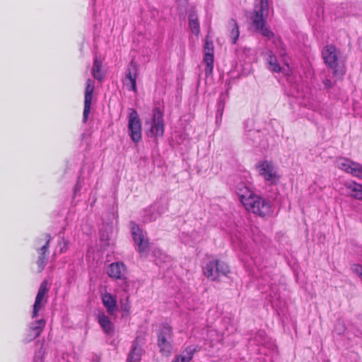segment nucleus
<instances>
[{"instance_id":"21","label":"nucleus","mask_w":362,"mask_h":362,"mask_svg":"<svg viewBox=\"0 0 362 362\" xmlns=\"http://www.w3.org/2000/svg\"><path fill=\"white\" fill-rule=\"evenodd\" d=\"M197 350L198 346H188L180 355L177 356L172 362H189Z\"/></svg>"},{"instance_id":"5","label":"nucleus","mask_w":362,"mask_h":362,"mask_svg":"<svg viewBox=\"0 0 362 362\" xmlns=\"http://www.w3.org/2000/svg\"><path fill=\"white\" fill-rule=\"evenodd\" d=\"M128 133L132 140L138 143L141 139V122L138 112L132 108L129 109Z\"/></svg>"},{"instance_id":"29","label":"nucleus","mask_w":362,"mask_h":362,"mask_svg":"<svg viewBox=\"0 0 362 362\" xmlns=\"http://www.w3.org/2000/svg\"><path fill=\"white\" fill-rule=\"evenodd\" d=\"M226 99V95L223 93H221L220 95L219 100L217 104V115H220L221 116L223 115Z\"/></svg>"},{"instance_id":"18","label":"nucleus","mask_w":362,"mask_h":362,"mask_svg":"<svg viewBox=\"0 0 362 362\" xmlns=\"http://www.w3.org/2000/svg\"><path fill=\"white\" fill-rule=\"evenodd\" d=\"M136 71L137 66L136 64L132 60L130 62V64L127 69L126 76H125V83L127 86L129 88V90H132L133 91H136Z\"/></svg>"},{"instance_id":"12","label":"nucleus","mask_w":362,"mask_h":362,"mask_svg":"<svg viewBox=\"0 0 362 362\" xmlns=\"http://www.w3.org/2000/svg\"><path fill=\"white\" fill-rule=\"evenodd\" d=\"M257 168H259V174L265 180L270 182L271 183H275L279 180V175H277L272 162L264 160L260 163Z\"/></svg>"},{"instance_id":"23","label":"nucleus","mask_w":362,"mask_h":362,"mask_svg":"<svg viewBox=\"0 0 362 362\" xmlns=\"http://www.w3.org/2000/svg\"><path fill=\"white\" fill-rule=\"evenodd\" d=\"M267 62L268 64V69L275 73H279L281 71V67L277 62V59L275 55L273 54L272 51H268Z\"/></svg>"},{"instance_id":"7","label":"nucleus","mask_w":362,"mask_h":362,"mask_svg":"<svg viewBox=\"0 0 362 362\" xmlns=\"http://www.w3.org/2000/svg\"><path fill=\"white\" fill-rule=\"evenodd\" d=\"M173 330L168 325H163L158 333V346L160 352L165 354L170 353L172 349Z\"/></svg>"},{"instance_id":"19","label":"nucleus","mask_w":362,"mask_h":362,"mask_svg":"<svg viewBox=\"0 0 362 362\" xmlns=\"http://www.w3.org/2000/svg\"><path fill=\"white\" fill-rule=\"evenodd\" d=\"M102 302L109 315H113L117 310L116 297L110 293L105 292L102 294Z\"/></svg>"},{"instance_id":"34","label":"nucleus","mask_w":362,"mask_h":362,"mask_svg":"<svg viewBox=\"0 0 362 362\" xmlns=\"http://www.w3.org/2000/svg\"><path fill=\"white\" fill-rule=\"evenodd\" d=\"M335 330L338 332V334H342L344 332V326L341 325V326L340 327V328L337 329V327L335 328Z\"/></svg>"},{"instance_id":"25","label":"nucleus","mask_w":362,"mask_h":362,"mask_svg":"<svg viewBox=\"0 0 362 362\" xmlns=\"http://www.w3.org/2000/svg\"><path fill=\"white\" fill-rule=\"evenodd\" d=\"M91 72L95 79L98 81L103 80L104 74L102 72V62L97 57L94 59Z\"/></svg>"},{"instance_id":"2","label":"nucleus","mask_w":362,"mask_h":362,"mask_svg":"<svg viewBox=\"0 0 362 362\" xmlns=\"http://www.w3.org/2000/svg\"><path fill=\"white\" fill-rule=\"evenodd\" d=\"M240 200L245 209L261 217L269 216L271 212L270 203L265 199L254 194L247 187L239 189L238 192Z\"/></svg>"},{"instance_id":"24","label":"nucleus","mask_w":362,"mask_h":362,"mask_svg":"<svg viewBox=\"0 0 362 362\" xmlns=\"http://www.w3.org/2000/svg\"><path fill=\"white\" fill-rule=\"evenodd\" d=\"M346 188L351 197L362 199V185L356 182H352L346 185Z\"/></svg>"},{"instance_id":"8","label":"nucleus","mask_w":362,"mask_h":362,"mask_svg":"<svg viewBox=\"0 0 362 362\" xmlns=\"http://www.w3.org/2000/svg\"><path fill=\"white\" fill-rule=\"evenodd\" d=\"M51 240L49 234H45L43 238L37 240L36 250L39 253L38 259L36 262L38 267V272H41L47 264V254L48 253V248Z\"/></svg>"},{"instance_id":"36","label":"nucleus","mask_w":362,"mask_h":362,"mask_svg":"<svg viewBox=\"0 0 362 362\" xmlns=\"http://www.w3.org/2000/svg\"><path fill=\"white\" fill-rule=\"evenodd\" d=\"M78 187V185H76V187L75 192L76 191Z\"/></svg>"},{"instance_id":"15","label":"nucleus","mask_w":362,"mask_h":362,"mask_svg":"<svg viewBox=\"0 0 362 362\" xmlns=\"http://www.w3.org/2000/svg\"><path fill=\"white\" fill-rule=\"evenodd\" d=\"M47 281H43L39 288L37 296L35 298V303L33 305V310L32 313V317L35 318L37 316L39 310L42 306L45 305L47 302L45 297L48 292Z\"/></svg>"},{"instance_id":"6","label":"nucleus","mask_w":362,"mask_h":362,"mask_svg":"<svg viewBox=\"0 0 362 362\" xmlns=\"http://www.w3.org/2000/svg\"><path fill=\"white\" fill-rule=\"evenodd\" d=\"M322 54L325 64L334 69L333 75L337 78H341L345 71L343 69H335L337 66L338 59L336 47L332 45H327L323 49Z\"/></svg>"},{"instance_id":"20","label":"nucleus","mask_w":362,"mask_h":362,"mask_svg":"<svg viewBox=\"0 0 362 362\" xmlns=\"http://www.w3.org/2000/svg\"><path fill=\"white\" fill-rule=\"evenodd\" d=\"M98 322L104 332L107 334H112L114 332L113 324L105 313L100 312L97 316Z\"/></svg>"},{"instance_id":"28","label":"nucleus","mask_w":362,"mask_h":362,"mask_svg":"<svg viewBox=\"0 0 362 362\" xmlns=\"http://www.w3.org/2000/svg\"><path fill=\"white\" fill-rule=\"evenodd\" d=\"M157 214L155 213V208L151 207L144 211L143 221L145 223L151 222L157 218Z\"/></svg>"},{"instance_id":"17","label":"nucleus","mask_w":362,"mask_h":362,"mask_svg":"<svg viewBox=\"0 0 362 362\" xmlns=\"http://www.w3.org/2000/svg\"><path fill=\"white\" fill-rule=\"evenodd\" d=\"M144 344V339L141 337H137L133 341L132 351L129 354L127 362H139L142 355V344Z\"/></svg>"},{"instance_id":"4","label":"nucleus","mask_w":362,"mask_h":362,"mask_svg":"<svg viewBox=\"0 0 362 362\" xmlns=\"http://www.w3.org/2000/svg\"><path fill=\"white\" fill-rule=\"evenodd\" d=\"M146 125L149 127L146 132L148 137H161L164 134V120L163 114L159 107H155L153 110V119L146 122Z\"/></svg>"},{"instance_id":"9","label":"nucleus","mask_w":362,"mask_h":362,"mask_svg":"<svg viewBox=\"0 0 362 362\" xmlns=\"http://www.w3.org/2000/svg\"><path fill=\"white\" fill-rule=\"evenodd\" d=\"M336 164L339 169L362 180V164L346 158H339Z\"/></svg>"},{"instance_id":"3","label":"nucleus","mask_w":362,"mask_h":362,"mask_svg":"<svg viewBox=\"0 0 362 362\" xmlns=\"http://www.w3.org/2000/svg\"><path fill=\"white\" fill-rule=\"evenodd\" d=\"M203 272L211 281H219L223 277L227 276L230 269L225 262L213 259L203 267Z\"/></svg>"},{"instance_id":"16","label":"nucleus","mask_w":362,"mask_h":362,"mask_svg":"<svg viewBox=\"0 0 362 362\" xmlns=\"http://www.w3.org/2000/svg\"><path fill=\"white\" fill-rule=\"evenodd\" d=\"M45 324L46 322L43 319L31 322L28 330L27 337L25 339L26 342H30L38 337L42 332Z\"/></svg>"},{"instance_id":"31","label":"nucleus","mask_w":362,"mask_h":362,"mask_svg":"<svg viewBox=\"0 0 362 362\" xmlns=\"http://www.w3.org/2000/svg\"><path fill=\"white\" fill-rule=\"evenodd\" d=\"M323 83H324L325 86L327 88H331L332 86V83L330 79H325L323 81Z\"/></svg>"},{"instance_id":"14","label":"nucleus","mask_w":362,"mask_h":362,"mask_svg":"<svg viewBox=\"0 0 362 362\" xmlns=\"http://www.w3.org/2000/svg\"><path fill=\"white\" fill-rule=\"evenodd\" d=\"M214 47L212 40L209 35L206 37L204 44V62L206 63V67L205 69L206 74H210L214 69Z\"/></svg>"},{"instance_id":"13","label":"nucleus","mask_w":362,"mask_h":362,"mask_svg":"<svg viewBox=\"0 0 362 362\" xmlns=\"http://www.w3.org/2000/svg\"><path fill=\"white\" fill-rule=\"evenodd\" d=\"M95 86L93 81L88 78L86 81V86L84 94V109L83 112V122L85 123L88 120V115L90 112V107L93 100V91Z\"/></svg>"},{"instance_id":"10","label":"nucleus","mask_w":362,"mask_h":362,"mask_svg":"<svg viewBox=\"0 0 362 362\" xmlns=\"http://www.w3.org/2000/svg\"><path fill=\"white\" fill-rule=\"evenodd\" d=\"M132 234L135 244L138 246L140 253L146 250L148 247V240L146 238L144 232L134 222L131 223Z\"/></svg>"},{"instance_id":"11","label":"nucleus","mask_w":362,"mask_h":362,"mask_svg":"<svg viewBox=\"0 0 362 362\" xmlns=\"http://www.w3.org/2000/svg\"><path fill=\"white\" fill-rule=\"evenodd\" d=\"M107 274L111 278L124 281L122 284L124 289L128 286L126 281V267L122 262H117L110 264L107 269Z\"/></svg>"},{"instance_id":"27","label":"nucleus","mask_w":362,"mask_h":362,"mask_svg":"<svg viewBox=\"0 0 362 362\" xmlns=\"http://www.w3.org/2000/svg\"><path fill=\"white\" fill-rule=\"evenodd\" d=\"M189 25L192 32L195 35L199 34V23L195 14H190L189 17Z\"/></svg>"},{"instance_id":"33","label":"nucleus","mask_w":362,"mask_h":362,"mask_svg":"<svg viewBox=\"0 0 362 362\" xmlns=\"http://www.w3.org/2000/svg\"><path fill=\"white\" fill-rule=\"evenodd\" d=\"M34 362H43V359L40 356H35L34 358Z\"/></svg>"},{"instance_id":"30","label":"nucleus","mask_w":362,"mask_h":362,"mask_svg":"<svg viewBox=\"0 0 362 362\" xmlns=\"http://www.w3.org/2000/svg\"><path fill=\"white\" fill-rule=\"evenodd\" d=\"M351 270L354 273L357 274L362 281V265L354 264L351 266Z\"/></svg>"},{"instance_id":"22","label":"nucleus","mask_w":362,"mask_h":362,"mask_svg":"<svg viewBox=\"0 0 362 362\" xmlns=\"http://www.w3.org/2000/svg\"><path fill=\"white\" fill-rule=\"evenodd\" d=\"M207 339L211 341V346L221 343L224 339V333L216 329H210L207 332Z\"/></svg>"},{"instance_id":"26","label":"nucleus","mask_w":362,"mask_h":362,"mask_svg":"<svg viewBox=\"0 0 362 362\" xmlns=\"http://www.w3.org/2000/svg\"><path fill=\"white\" fill-rule=\"evenodd\" d=\"M228 27L230 28L232 42L233 44H235L240 35V31L236 21L233 18H231L228 21Z\"/></svg>"},{"instance_id":"35","label":"nucleus","mask_w":362,"mask_h":362,"mask_svg":"<svg viewBox=\"0 0 362 362\" xmlns=\"http://www.w3.org/2000/svg\"><path fill=\"white\" fill-rule=\"evenodd\" d=\"M249 135L250 136H251V135H258V132H250Z\"/></svg>"},{"instance_id":"32","label":"nucleus","mask_w":362,"mask_h":362,"mask_svg":"<svg viewBox=\"0 0 362 362\" xmlns=\"http://www.w3.org/2000/svg\"><path fill=\"white\" fill-rule=\"evenodd\" d=\"M64 246L61 247V252H63L67 250V242L63 240Z\"/></svg>"},{"instance_id":"1","label":"nucleus","mask_w":362,"mask_h":362,"mask_svg":"<svg viewBox=\"0 0 362 362\" xmlns=\"http://www.w3.org/2000/svg\"><path fill=\"white\" fill-rule=\"evenodd\" d=\"M269 14V0H256L254 9L250 17L252 27L254 30L268 40L273 39L274 42L279 41L275 37L274 33L271 30L267 24V18Z\"/></svg>"}]
</instances>
